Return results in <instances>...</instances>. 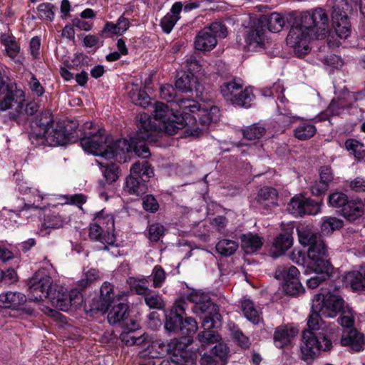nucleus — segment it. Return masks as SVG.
I'll return each instance as SVG.
<instances>
[{"mask_svg":"<svg viewBox=\"0 0 365 365\" xmlns=\"http://www.w3.org/2000/svg\"><path fill=\"white\" fill-rule=\"evenodd\" d=\"M328 31V14L324 9L317 8L302 14L300 24L290 29L286 41L294 48L295 54L301 57L308 53L311 39H322Z\"/></svg>","mask_w":365,"mask_h":365,"instance_id":"f257e3e1","label":"nucleus"},{"mask_svg":"<svg viewBox=\"0 0 365 365\" xmlns=\"http://www.w3.org/2000/svg\"><path fill=\"white\" fill-rule=\"evenodd\" d=\"M138 130L131 136L130 141L125 139H118L110 145H106L103 152L106 159L113 158L125 153L133 152L138 157L146 158L150 155L146 141H155L156 127L148 114H140L137 120Z\"/></svg>","mask_w":365,"mask_h":365,"instance_id":"f03ea898","label":"nucleus"},{"mask_svg":"<svg viewBox=\"0 0 365 365\" xmlns=\"http://www.w3.org/2000/svg\"><path fill=\"white\" fill-rule=\"evenodd\" d=\"M320 314L321 309L315 308V302L312 300V312L307 320L309 330H304L302 333L301 353L304 361L313 360L320 351H328L332 348L331 339L321 332L318 335L313 332L322 329L324 322Z\"/></svg>","mask_w":365,"mask_h":365,"instance_id":"7ed1b4c3","label":"nucleus"},{"mask_svg":"<svg viewBox=\"0 0 365 365\" xmlns=\"http://www.w3.org/2000/svg\"><path fill=\"white\" fill-rule=\"evenodd\" d=\"M186 299L194 303L192 310L202 317V327L205 329L218 328L221 325L222 316L218 307L212 303L207 294L201 290H192L186 297Z\"/></svg>","mask_w":365,"mask_h":365,"instance_id":"20e7f679","label":"nucleus"},{"mask_svg":"<svg viewBox=\"0 0 365 365\" xmlns=\"http://www.w3.org/2000/svg\"><path fill=\"white\" fill-rule=\"evenodd\" d=\"M359 0H329L331 6V21L336 34L340 38H346L351 34L348 14L356 9Z\"/></svg>","mask_w":365,"mask_h":365,"instance_id":"39448f33","label":"nucleus"},{"mask_svg":"<svg viewBox=\"0 0 365 365\" xmlns=\"http://www.w3.org/2000/svg\"><path fill=\"white\" fill-rule=\"evenodd\" d=\"M78 125L76 121L56 123L47 133V145H64L76 142L79 137L78 131L81 133L78 130Z\"/></svg>","mask_w":365,"mask_h":365,"instance_id":"423d86ee","label":"nucleus"},{"mask_svg":"<svg viewBox=\"0 0 365 365\" xmlns=\"http://www.w3.org/2000/svg\"><path fill=\"white\" fill-rule=\"evenodd\" d=\"M227 34V28L224 24L213 22L198 32L195 40V48L198 51H210L216 46L217 38H225Z\"/></svg>","mask_w":365,"mask_h":365,"instance_id":"0eeeda50","label":"nucleus"},{"mask_svg":"<svg viewBox=\"0 0 365 365\" xmlns=\"http://www.w3.org/2000/svg\"><path fill=\"white\" fill-rule=\"evenodd\" d=\"M312 299L315 302V308L321 309V314L325 317L334 318L344 310L343 298L331 292L316 294Z\"/></svg>","mask_w":365,"mask_h":365,"instance_id":"6e6552de","label":"nucleus"},{"mask_svg":"<svg viewBox=\"0 0 365 365\" xmlns=\"http://www.w3.org/2000/svg\"><path fill=\"white\" fill-rule=\"evenodd\" d=\"M152 123L155 125L157 129L155 135V141L157 140L160 132L163 130L168 135H173L175 134L178 130L187 127L189 130H191V135H198L203 130V128L200 130L198 127L194 128L193 125L196 123V117L190 113H182L180 115H177L173 113L168 124H164L161 127H157L156 123L153 120Z\"/></svg>","mask_w":365,"mask_h":365,"instance_id":"1a4fd4ad","label":"nucleus"},{"mask_svg":"<svg viewBox=\"0 0 365 365\" xmlns=\"http://www.w3.org/2000/svg\"><path fill=\"white\" fill-rule=\"evenodd\" d=\"M110 307L108 314V321L110 324H118L125 330H137L138 324L136 320L129 315V307L126 303L118 301Z\"/></svg>","mask_w":365,"mask_h":365,"instance_id":"9d476101","label":"nucleus"},{"mask_svg":"<svg viewBox=\"0 0 365 365\" xmlns=\"http://www.w3.org/2000/svg\"><path fill=\"white\" fill-rule=\"evenodd\" d=\"M52 279L44 269L38 270L34 273L28 282L29 299L31 301L40 302L44 299H38V297L46 293L51 286Z\"/></svg>","mask_w":365,"mask_h":365,"instance_id":"9b49d317","label":"nucleus"},{"mask_svg":"<svg viewBox=\"0 0 365 365\" xmlns=\"http://www.w3.org/2000/svg\"><path fill=\"white\" fill-rule=\"evenodd\" d=\"M321 202L303 196H294L287 205V210L294 216L317 215L320 212Z\"/></svg>","mask_w":365,"mask_h":365,"instance_id":"f8f14e48","label":"nucleus"},{"mask_svg":"<svg viewBox=\"0 0 365 365\" xmlns=\"http://www.w3.org/2000/svg\"><path fill=\"white\" fill-rule=\"evenodd\" d=\"M78 138L83 150L88 153L103 157V152L106 148L107 138L103 130L99 129L95 133H88Z\"/></svg>","mask_w":365,"mask_h":365,"instance_id":"ddd939ff","label":"nucleus"},{"mask_svg":"<svg viewBox=\"0 0 365 365\" xmlns=\"http://www.w3.org/2000/svg\"><path fill=\"white\" fill-rule=\"evenodd\" d=\"M299 271L294 266H290L289 268L284 267L276 272L277 278L282 277L284 279L283 284L284 292L291 296H297L304 292V289L299 281L298 277Z\"/></svg>","mask_w":365,"mask_h":365,"instance_id":"4468645a","label":"nucleus"},{"mask_svg":"<svg viewBox=\"0 0 365 365\" xmlns=\"http://www.w3.org/2000/svg\"><path fill=\"white\" fill-rule=\"evenodd\" d=\"M327 247L324 240L317 241L311 248H308L307 256L310 260V266H315L317 270H326L331 266L327 259Z\"/></svg>","mask_w":365,"mask_h":365,"instance_id":"2eb2a0df","label":"nucleus"},{"mask_svg":"<svg viewBox=\"0 0 365 365\" xmlns=\"http://www.w3.org/2000/svg\"><path fill=\"white\" fill-rule=\"evenodd\" d=\"M103 219L98 217L96 222L91 223L89 228V237L93 241H98L104 246L103 250H108V245H113L115 242V237L108 230H105L102 227L104 224Z\"/></svg>","mask_w":365,"mask_h":365,"instance_id":"dca6fc26","label":"nucleus"},{"mask_svg":"<svg viewBox=\"0 0 365 365\" xmlns=\"http://www.w3.org/2000/svg\"><path fill=\"white\" fill-rule=\"evenodd\" d=\"M183 304L184 302H176L166 315L165 328L169 332H181L182 319L186 315Z\"/></svg>","mask_w":365,"mask_h":365,"instance_id":"f3484780","label":"nucleus"},{"mask_svg":"<svg viewBox=\"0 0 365 365\" xmlns=\"http://www.w3.org/2000/svg\"><path fill=\"white\" fill-rule=\"evenodd\" d=\"M245 40L246 47L250 51H255L257 48H262L267 40L266 29L257 21L253 27L250 28L246 31Z\"/></svg>","mask_w":365,"mask_h":365,"instance_id":"a211bd4d","label":"nucleus"},{"mask_svg":"<svg viewBox=\"0 0 365 365\" xmlns=\"http://www.w3.org/2000/svg\"><path fill=\"white\" fill-rule=\"evenodd\" d=\"M38 297V299H48L54 307L61 311L68 312L67 294L63 291V288L58 284L51 283L47 292H43L41 297Z\"/></svg>","mask_w":365,"mask_h":365,"instance_id":"6ab92c4d","label":"nucleus"},{"mask_svg":"<svg viewBox=\"0 0 365 365\" xmlns=\"http://www.w3.org/2000/svg\"><path fill=\"white\" fill-rule=\"evenodd\" d=\"M27 297L19 292H7L0 294V307L14 310L21 309L26 304Z\"/></svg>","mask_w":365,"mask_h":365,"instance_id":"aec40b11","label":"nucleus"},{"mask_svg":"<svg viewBox=\"0 0 365 365\" xmlns=\"http://www.w3.org/2000/svg\"><path fill=\"white\" fill-rule=\"evenodd\" d=\"M296 327L289 325H282L276 328L274 333V342L277 347L284 348L298 334Z\"/></svg>","mask_w":365,"mask_h":365,"instance_id":"412c9836","label":"nucleus"},{"mask_svg":"<svg viewBox=\"0 0 365 365\" xmlns=\"http://www.w3.org/2000/svg\"><path fill=\"white\" fill-rule=\"evenodd\" d=\"M364 343L363 334L354 329L344 331L341 339L342 346H349L355 351H361Z\"/></svg>","mask_w":365,"mask_h":365,"instance_id":"4be33fe9","label":"nucleus"},{"mask_svg":"<svg viewBox=\"0 0 365 365\" xmlns=\"http://www.w3.org/2000/svg\"><path fill=\"white\" fill-rule=\"evenodd\" d=\"M115 297L113 285L108 282H104L101 287V298L98 309L103 312H107L113 303L119 301V299H115Z\"/></svg>","mask_w":365,"mask_h":365,"instance_id":"5701e85b","label":"nucleus"},{"mask_svg":"<svg viewBox=\"0 0 365 365\" xmlns=\"http://www.w3.org/2000/svg\"><path fill=\"white\" fill-rule=\"evenodd\" d=\"M258 21L264 29H267L272 33L279 32L285 24L284 17L277 12L272 13L269 16H262Z\"/></svg>","mask_w":365,"mask_h":365,"instance_id":"b1692460","label":"nucleus"},{"mask_svg":"<svg viewBox=\"0 0 365 365\" xmlns=\"http://www.w3.org/2000/svg\"><path fill=\"white\" fill-rule=\"evenodd\" d=\"M182 9L181 2L175 3L170 10V13H168L161 20L160 25L163 30L166 33H170L173 26L179 19V14Z\"/></svg>","mask_w":365,"mask_h":365,"instance_id":"393cba45","label":"nucleus"},{"mask_svg":"<svg viewBox=\"0 0 365 365\" xmlns=\"http://www.w3.org/2000/svg\"><path fill=\"white\" fill-rule=\"evenodd\" d=\"M346 281L354 291H365V264L358 271L347 273Z\"/></svg>","mask_w":365,"mask_h":365,"instance_id":"a878e982","label":"nucleus"},{"mask_svg":"<svg viewBox=\"0 0 365 365\" xmlns=\"http://www.w3.org/2000/svg\"><path fill=\"white\" fill-rule=\"evenodd\" d=\"M341 213L349 221H354L364 214V205L360 200H349Z\"/></svg>","mask_w":365,"mask_h":365,"instance_id":"bb28decb","label":"nucleus"},{"mask_svg":"<svg viewBox=\"0 0 365 365\" xmlns=\"http://www.w3.org/2000/svg\"><path fill=\"white\" fill-rule=\"evenodd\" d=\"M242 247L247 254H251L259 250L262 245V239L252 233L243 234L240 236Z\"/></svg>","mask_w":365,"mask_h":365,"instance_id":"cd10ccee","label":"nucleus"},{"mask_svg":"<svg viewBox=\"0 0 365 365\" xmlns=\"http://www.w3.org/2000/svg\"><path fill=\"white\" fill-rule=\"evenodd\" d=\"M153 116L155 120H158L160 123L156 124L157 127H161L164 124H168L173 116V110L169 108L168 106L162 102H155L153 105Z\"/></svg>","mask_w":365,"mask_h":365,"instance_id":"c85d7f7f","label":"nucleus"},{"mask_svg":"<svg viewBox=\"0 0 365 365\" xmlns=\"http://www.w3.org/2000/svg\"><path fill=\"white\" fill-rule=\"evenodd\" d=\"M130 174L138 178L144 182L149 180L154 175L153 170L146 160L135 163L130 168Z\"/></svg>","mask_w":365,"mask_h":365,"instance_id":"c756f323","label":"nucleus"},{"mask_svg":"<svg viewBox=\"0 0 365 365\" xmlns=\"http://www.w3.org/2000/svg\"><path fill=\"white\" fill-rule=\"evenodd\" d=\"M297 233L300 244L309 248L314 246L317 241L322 240L321 235L312 231L307 227H299Z\"/></svg>","mask_w":365,"mask_h":365,"instance_id":"7c9ffc66","label":"nucleus"},{"mask_svg":"<svg viewBox=\"0 0 365 365\" xmlns=\"http://www.w3.org/2000/svg\"><path fill=\"white\" fill-rule=\"evenodd\" d=\"M196 119L198 118L200 124L203 127H207L212 123H217L220 120V110L217 106H212L210 109L197 110Z\"/></svg>","mask_w":365,"mask_h":365,"instance_id":"2f4dec72","label":"nucleus"},{"mask_svg":"<svg viewBox=\"0 0 365 365\" xmlns=\"http://www.w3.org/2000/svg\"><path fill=\"white\" fill-rule=\"evenodd\" d=\"M0 88V110H6L18 105L19 98H16L9 85Z\"/></svg>","mask_w":365,"mask_h":365,"instance_id":"473e14b6","label":"nucleus"},{"mask_svg":"<svg viewBox=\"0 0 365 365\" xmlns=\"http://www.w3.org/2000/svg\"><path fill=\"white\" fill-rule=\"evenodd\" d=\"M190 344V340L189 339L182 338L179 339L174 338L166 344V347L168 349V354H172V356L184 354L191 356V354L185 350Z\"/></svg>","mask_w":365,"mask_h":365,"instance_id":"72a5a7b5","label":"nucleus"},{"mask_svg":"<svg viewBox=\"0 0 365 365\" xmlns=\"http://www.w3.org/2000/svg\"><path fill=\"white\" fill-rule=\"evenodd\" d=\"M38 110V105L35 102L24 103V100L19 98V102L16 108V113L12 114L11 118L14 120H21L24 115H33Z\"/></svg>","mask_w":365,"mask_h":365,"instance_id":"f704fd0d","label":"nucleus"},{"mask_svg":"<svg viewBox=\"0 0 365 365\" xmlns=\"http://www.w3.org/2000/svg\"><path fill=\"white\" fill-rule=\"evenodd\" d=\"M195 83L196 80L193 73L181 71L176 76L175 87L183 93L192 91Z\"/></svg>","mask_w":365,"mask_h":365,"instance_id":"c9c22d12","label":"nucleus"},{"mask_svg":"<svg viewBox=\"0 0 365 365\" xmlns=\"http://www.w3.org/2000/svg\"><path fill=\"white\" fill-rule=\"evenodd\" d=\"M125 190L130 195L140 196L147 192L148 187L145 182L130 174L126 179Z\"/></svg>","mask_w":365,"mask_h":365,"instance_id":"e433bc0d","label":"nucleus"},{"mask_svg":"<svg viewBox=\"0 0 365 365\" xmlns=\"http://www.w3.org/2000/svg\"><path fill=\"white\" fill-rule=\"evenodd\" d=\"M293 238L292 235L287 232L279 234L274 240L273 251L274 255L278 257L282 255L286 250L289 249L292 245Z\"/></svg>","mask_w":365,"mask_h":365,"instance_id":"4c0bfd02","label":"nucleus"},{"mask_svg":"<svg viewBox=\"0 0 365 365\" xmlns=\"http://www.w3.org/2000/svg\"><path fill=\"white\" fill-rule=\"evenodd\" d=\"M317 132L315 126L308 121L302 122L294 130V135L300 140L312 138Z\"/></svg>","mask_w":365,"mask_h":365,"instance_id":"58836bf2","label":"nucleus"},{"mask_svg":"<svg viewBox=\"0 0 365 365\" xmlns=\"http://www.w3.org/2000/svg\"><path fill=\"white\" fill-rule=\"evenodd\" d=\"M242 309L245 317L255 324H259L261 320L260 313L255 308L254 303L250 299L242 302Z\"/></svg>","mask_w":365,"mask_h":365,"instance_id":"ea45409f","label":"nucleus"},{"mask_svg":"<svg viewBox=\"0 0 365 365\" xmlns=\"http://www.w3.org/2000/svg\"><path fill=\"white\" fill-rule=\"evenodd\" d=\"M238 248V243L234 240L223 239L215 246L217 252L224 257L232 255Z\"/></svg>","mask_w":365,"mask_h":365,"instance_id":"a19ab883","label":"nucleus"},{"mask_svg":"<svg viewBox=\"0 0 365 365\" xmlns=\"http://www.w3.org/2000/svg\"><path fill=\"white\" fill-rule=\"evenodd\" d=\"M31 125L36 126L37 128L42 130L44 133H48L54 125L51 113L48 110L42 112Z\"/></svg>","mask_w":365,"mask_h":365,"instance_id":"79ce46f5","label":"nucleus"},{"mask_svg":"<svg viewBox=\"0 0 365 365\" xmlns=\"http://www.w3.org/2000/svg\"><path fill=\"white\" fill-rule=\"evenodd\" d=\"M309 267L312 269L317 274L314 277H311L307 282V284L309 288L314 289L317 287L322 282L326 281L329 277V271L331 266L326 270H317L315 266H310Z\"/></svg>","mask_w":365,"mask_h":365,"instance_id":"37998d69","label":"nucleus"},{"mask_svg":"<svg viewBox=\"0 0 365 365\" xmlns=\"http://www.w3.org/2000/svg\"><path fill=\"white\" fill-rule=\"evenodd\" d=\"M345 147L351 155H353L357 160H361L365 157V150L363 144L356 139L349 138L345 142Z\"/></svg>","mask_w":365,"mask_h":365,"instance_id":"c03bdc74","label":"nucleus"},{"mask_svg":"<svg viewBox=\"0 0 365 365\" xmlns=\"http://www.w3.org/2000/svg\"><path fill=\"white\" fill-rule=\"evenodd\" d=\"M265 128L260 123H254L242 130L244 138L255 140L262 138L265 133Z\"/></svg>","mask_w":365,"mask_h":365,"instance_id":"a18cd8bd","label":"nucleus"},{"mask_svg":"<svg viewBox=\"0 0 365 365\" xmlns=\"http://www.w3.org/2000/svg\"><path fill=\"white\" fill-rule=\"evenodd\" d=\"M242 89V85L235 81L225 83L220 87V91L225 99L232 102Z\"/></svg>","mask_w":365,"mask_h":365,"instance_id":"49530a36","label":"nucleus"},{"mask_svg":"<svg viewBox=\"0 0 365 365\" xmlns=\"http://www.w3.org/2000/svg\"><path fill=\"white\" fill-rule=\"evenodd\" d=\"M277 197L278 192L276 189L272 187H263L258 191L257 200L259 202H268L276 205Z\"/></svg>","mask_w":365,"mask_h":365,"instance_id":"de8ad7c7","label":"nucleus"},{"mask_svg":"<svg viewBox=\"0 0 365 365\" xmlns=\"http://www.w3.org/2000/svg\"><path fill=\"white\" fill-rule=\"evenodd\" d=\"M204 331H200L197 335V341L200 343L201 346H207L211 344L218 342L220 340V336L213 331L214 328L205 329Z\"/></svg>","mask_w":365,"mask_h":365,"instance_id":"09e8293b","label":"nucleus"},{"mask_svg":"<svg viewBox=\"0 0 365 365\" xmlns=\"http://www.w3.org/2000/svg\"><path fill=\"white\" fill-rule=\"evenodd\" d=\"M252 98L253 95L250 89H241L231 103L232 104L240 107L248 108L251 106Z\"/></svg>","mask_w":365,"mask_h":365,"instance_id":"8fccbe9b","label":"nucleus"},{"mask_svg":"<svg viewBox=\"0 0 365 365\" xmlns=\"http://www.w3.org/2000/svg\"><path fill=\"white\" fill-rule=\"evenodd\" d=\"M149 355L152 358H161L168 354V348L166 344L162 340H155L148 346Z\"/></svg>","mask_w":365,"mask_h":365,"instance_id":"3c124183","label":"nucleus"},{"mask_svg":"<svg viewBox=\"0 0 365 365\" xmlns=\"http://www.w3.org/2000/svg\"><path fill=\"white\" fill-rule=\"evenodd\" d=\"M343 221L335 217H325L322 220L321 229L322 231L329 234L334 230L341 228L343 226Z\"/></svg>","mask_w":365,"mask_h":365,"instance_id":"603ef678","label":"nucleus"},{"mask_svg":"<svg viewBox=\"0 0 365 365\" xmlns=\"http://www.w3.org/2000/svg\"><path fill=\"white\" fill-rule=\"evenodd\" d=\"M96 162L99 165L105 168L103 173L108 183H112L117 180L120 170L119 167L116 164H104L103 162H99L98 160H96Z\"/></svg>","mask_w":365,"mask_h":365,"instance_id":"864d4df0","label":"nucleus"},{"mask_svg":"<svg viewBox=\"0 0 365 365\" xmlns=\"http://www.w3.org/2000/svg\"><path fill=\"white\" fill-rule=\"evenodd\" d=\"M31 143L35 146L47 145V132L44 133L36 126L31 125V130L29 135Z\"/></svg>","mask_w":365,"mask_h":365,"instance_id":"5fc2aeb1","label":"nucleus"},{"mask_svg":"<svg viewBox=\"0 0 365 365\" xmlns=\"http://www.w3.org/2000/svg\"><path fill=\"white\" fill-rule=\"evenodd\" d=\"M165 228L160 223H153L148 227V238L152 242H158L165 235Z\"/></svg>","mask_w":365,"mask_h":365,"instance_id":"6e6d98bb","label":"nucleus"},{"mask_svg":"<svg viewBox=\"0 0 365 365\" xmlns=\"http://www.w3.org/2000/svg\"><path fill=\"white\" fill-rule=\"evenodd\" d=\"M159 365H195L192 356L176 355L172 356L171 360H163Z\"/></svg>","mask_w":365,"mask_h":365,"instance_id":"4d7b16f0","label":"nucleus"},{"mask_svg":"<svg viewBox=\"0 0 365 365\" xmlns=\"http://www.w3.org/2000/svg\"><path fill=\"white\" fill-rule=\"evenodd\" d=\"M130 97L132 102L138 106L145 108L150 104V97L145 91L143 90H136L130 93Z\"/></svg>","mask_w":365,"mask_h":365,"instance_id":"13d9d810","label":"nucleus"},{"mask_svg":"<svg viewBox=\"0 0 365 365\" xmlns=\"http://www.w3.org/2000/svg\"><path fill=\"white\" fill-rule=\"evenodd\" d=\"M329 203L334 207L343 209L345 205L348 202V197L346 194L341 192H335L329 195Z\"/></svg>","mask_w":365,"mask_h":365,"instance_id":"bf43d9fd","label":"nucleus"},{"mask_svg":"<svg viewBox=\"0 0 365 365\" xmlns=\"http://www.w3.org/2000/svg\"><path fill=\"white\" fill-rule=\"evenodd\" d=\"M2 41L4 43L8 56L11 58H14L19 53L20 48L14 39V37L4 36H2Z\"/></svg>","mask_w":365,"mask_h":365,"instance_id":"052dcab7","label":"nucleus"},{"mask_svg":"<svg viewBox=\"0 0 365 365\" xmlns=\"http://www.w3.org/2000/svg\"><path fill=\"white\" fill-rule=\"evenodd\" d=\"M145 304L150 309H162L165 307L164 301L162 297L158 294H153L148 292L144 297Z\"/></svg>","mask_w":365,"mask_h":365,"instance_id":"680f3d73","label":"nucleus"},{"mask_svg":"<svg viewBox=\"0 0 365 365\" xmlns=\"http://www.w3.org/2000/svg\"><path fill=\"white\" fill-rule=\"evenodd\" d=\"M64 225V220L59 215H51L47 217L45 222L42 225V228L58 229L62 227Z\"/></svg>","mask_w":365,"mask_h":365,"instance_id":"e2e57ef3","label":"nucleus"},{"mask_svg":"<svg viewBox=\"0 0 365 365\" xmlns=\"http://www.w3.org/2000/svg\"><path fill=\"white\" fill-rule=\"evenodd\" d=\"M231 332L233 339L239 346L243 349H247L250 346V342L249 338L246 336L238 328L233 327L231 329Z\"/></svg>","mask_w":365,"mask_h":365,"instance_id":"0e129e2a","label":"nucleus"},{"mask_svg":"<svg viewBox=\"0 0 365 365\" xmlns=\"http://www.w3.org/2000/svg\"><path fill=\"white\" fill-rule=\"evenodd\" d=\"M66 301L68 303V311L71 307H77L83 302V296L78 289H71L67 294Z\"/></svg>","mask_w":365,"mask_h":365,"instance_id":"69168bd1","label":"nucleus"},{"mask_svg":"<svg viewBox=\"0 0 365 365\" xmlns=\"http://www.w3.org/2000/svg\"><path fill=\"white\" fill-rule=\"evenodd\" d=\"M197 330V323L192 317H185L182 319V326L181 334L182 335H190L194 334Z\"/></svg>","mask_w":365,"mask_h":365,"instance_id":"338daca9","label":"nucleus"},{"mask_svg":"<svg viewBox=\"0 0 365 365\" xmlns=\"http://www.w3.org/2000/svg\"><path fill=\"white\" fill-rule=\"evenodd\" d=\"M347 186L355 192H365V178L357 177L346 182Z\"/></svg>","mask_w":365,"mask_h":365,"instance_id":"774afa93","label":"nucleus"}]
</instances>
